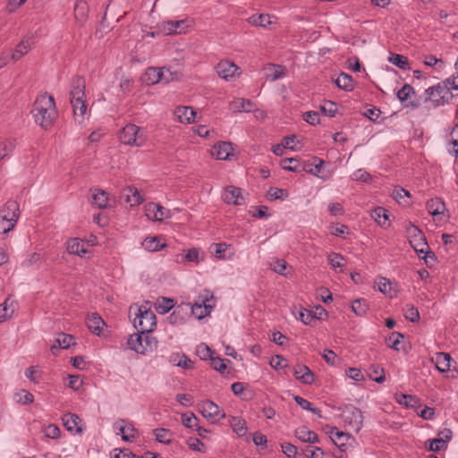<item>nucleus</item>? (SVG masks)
<instances>
[{
	"mask_svg": "<svg viewBox=\"0 0 458 458\" xmlns=\"http://www.w3.org/2000/svg\"><path fill=\"white\" fill-rule=\"evenodd\" d=\"M270 267L281 276H286L287 263L284 259H276L270 263Z\"/></svg>",
	"mask_w": 458,
	"mask_h": 458,
	"instance_id": "59",
	"label": "nucleus"
},
{
	"mask_svg": "<svg viewBox=\"0 0 458 458\" xmlns=\"http://www.w3.org/2000/svg\"><path fill=\"white\" fill-rule=\"evenodd\" d=\"M413 94H415L414 89L410 84H404L403 88L397 91V98L401 102H403Z\"/></svg>",
	"mask_w": 458,
	"mask_h": 458,
	"instance_id": "60",
	"label": "nucleus"
},
{
	"mask_svg": "<svg viewBox=\"0 0 458 458\" xmlns=\"http://www.w3.org/2000/svg\"><path fill=\"white\" fill-rule=\"evenodd\" d=\"M61 430L60 428L54 424H50L44 429V435L46 437L56 439L60 437Z\"/></svg>",
	"mask_w": 458,
	"mask_h": 458,
	"instance_id": "63",
	"label": "nucleus"
},
{
	"mask_svg": "<svg viewBox=\"0 0 458 458\" xmlns=\"http://www.w3.org/2000/svg\"><path fill=\"white\" fill-rule=\"evenodd\" d=\"M16 301L8 297L2 304H0V323L11 318L17 309Z\"/></svg>",
	"mask_w": 458,
	"mask_h": 458,
	"instance_id": "22",
	"label": "nucleus"
},
{
	"mask_svg": "<svg viewBox=\"0 0 458 458\" xmlns=\"http://www.w3.org/2000/svg\"><path fill=\"white\" fill-rule=\"evenodd\" d=\"M211 366L214 369L219 371L222 374H225L227 370V364L230 363L229 360L221 359L219 357H212L211 358Z\"/></svg>",
	"mask_w": 458,
	"mask_h": 458,
	"instance_id": "54",
	"label": "nucleus"
},
{
	"mask_svg": "<svg viewBox=\"0 0 458 458\" xmlns=\"http://www.w3.org/2000/svg\"><path fill=\"white\" fill-rule=\"evenodd\" d=\"M451 356L446 352L437 353L436 357V367L440 372H446L451 369Z\"/></svg>",
	"mask_w": 458,
	"mask_h": 458,
	"instance_id": "33",
	"label": "nucleus"
},
{
	"mask_svg": "<svg viewBox=\"0 0 458 458\" xmlns=\"http://www.w3.org/2000/svg\"><path fill=\"white\" fill-rule=\"evenodd\" d=\"M198 418L192 413H184L182 415V423L184 427L194 429L198 424Z\"/></svg>",
	"mask_w": 458,
	"mask_h": 458,
	"instance_id": "57",
	"label": "nucleus"
},
{
	"mask_svg": "<svg viewBox=\"0 0 458 458\" xmlns=\"http://www.w3.org/2000/svg\"><path fill=\"white\" fill-rule=\"evenodd\" d=\"M343 420L349 425L355 432H359L362 427L363 416L360 409L349 405L346 406L342 414Z\"/></svg>",
	"mask_w": 458,
	"mask_h": 458,
	"instance_id": "8",
	"label": "nucleus"
},
{
	"mask_svg": "<svg viewBox=\"0 0 458 458\" xmlns=\"http://www.w3.org/2000/svg\"><path fill=\"white\" fill-rule=\"evenodd\" d=\"M196 354L201 359V360H211L213 357V351L209 348L208 345L206 344H199L196 348Z\"/></svg>",
	"mask_w": 458,
	"mask_h": 458,
	"instance_id": "55",
	"label": "nucleus"
},
{
	"mask_svg": "<svg viewBox=\"0 0 458 458\" xmlns=\"http://www.w3.org/2000/svg\"><path fill=\"white\" fill-rule=\"evenodd\" d=\"M223 200L226 204H233L241 206L245 203L244 198L242 194V189L235 186H228L224 190L222 195Z\"/></svg>",
	"mask_w": 458,
	"mask_h": 458,
	"instance_id": "11",
	"label": "nucleus"
},
{
	"mask_svg": "<svg viewBox=\"0 0 458 458\" xmlns=\"http://www.w3.org/2000/svg\"><path fill=\"white\" fill-rule=\"evenodd\" d=\"M125 191L129 192L125 195L126 202L131 206L140 205L143 201V198L136 188L128 187Z\"/></svg>",
	"mask_w": 458,
	"mask_h": 458,
	"instance_id": "41",
	"label": "nucleus"
},
{
	"mask_svg": "<svg viewBox=\"0 0 458 458\" xmlns=\"http://www.w3.org/2000/svg\"><path fill=\"white\" fill-rule=\"evenodd\" d=\"M64 424L66 427L67 430L71 432L81 433L82 428L79 426L81 422V418L74 413H68L64 416Z\"/></svg>",
	"mask_w": 458,
	"mask_h": 458,
	"instance_id": "30",
	"label": "nucleus"
},
{
	"mask_svg": "<svg viewBox=\"0 0 458 458\" xmlns=\"http://www.w3.org/2000/svg\"><path fill=\"white\" fill-rule=\"evenodd\" d=\"M85 98V81L81 76H75L71 82L70 101Z\"/></svg>",
	"mask_w": 458,
	"mask_h": 458,
	"instance_id": "14",
	"label": "nucleus"
},
{
	"mask_svg": "<svg viewBox=\"0 0 458 458\" xmlns=\"http://www.w3.org/2000/svg\"><path fill=\"white\" fill-rule=\"evenodd\" d=\"M157 340L149 334L137 332L129 336L127 344L131 350L139 354L146 355L157 348Z\"/></svg>",
	"mask_w": 458,
	"mask_h": 458,
	"instance_id": "2",
	"label": "nucleus"
},
{
	"mask_svg": "<svg viewBox=\"0 0 458 458\" xmlns=\"http://www.w3.org/2000/svg\"><path fill=\"white\" fill-rule=\"evenodd\" d=\"M403 335L398 332H393L386 339L387 346L394 351H400L399 344L401 340L403 339Z\"/></svg>",
	"mask_w": 458,
	"mask_h": 458,
	"instance_id": "51",
	"label": "nucleus"
},
{
	"mask_svg": "<svg viewBox=\"0 0 458 458\" xmlns=\"http://www.w3.org/2000/svg\"><path fill=\"white\" fill-rule=\"evenodd\" d=\"M283 169L291 171V172H301L302 170V165L300 163L297 158H284L282 160L281 164Z\"/></svg>",
	"mask_w": 458,
	"mask_h": 458,
	"instance_id": "42",
	"label": "nucleus"
},
{
	"mask_svg": "<svg viewBox=\"0 0 458 458\" xmlns=\"http://www.w3.org/2000/svg\"><path fill=\"white\" fill-rule=\"evenodd\" d=\"M201 413L208 419H220L225 417V413H221L220 408L212 401L207 400L201 404Z\"/></svg>",
	"mask_w": 458,
	"mask_h": 458,
	"instance_id": "18",
	"label": "nucleus"
},
{
	"mask_svg": "<svg viewBox=\"0 0 458 458\" xmlns=\"http://www.w3.org/2000/svg\"><path fill=\"white\" fill-rule=\"evenodd\" d=\"M71 105L73 110V116L76 122L79 123H83L84 115L87 112V105L85 103V98L72 100Z\"/></svg>",
	"mask_w": 458,
	"mask_h": 458,
	"instance_id": "27",
	"label": "nucleus"
},
{
	"mask_svg": "<svg viewBox=\"0 0 458 458\" xmlns=\"http://www.w3.org/2000/svg\"><path fill=\"white\" fill-rule=\"evenodd\" d=\"M88 328L97 335H100L103 331L105 322L98 313L89 315L86 321Z\"/></svg>",
	"mask_w": 458,
	"mask_h": 458,
	"instance_id": "25",
	"label": "nucleus"
},
{
	"mask_svg": "<svg viewBox=\"0 0 458 458\" xmlns=\"http://www.w3.org/2000/svg\"><path fill=\"white\" fill-rule=\"evenodd\" d=\"M153 435L155 436L156 440L158 441L159 443L170 444L172 441L171 433L169 429L163 428H156L153 430Z\"/></svg>",
	"mask_w": 458,
	"mask_h": 458,
	"instance_id": "47",
	"label": "nucleus"
},
{
	"mask_svg": "<svg viewBox=\"0 0 458 458\" xmlns=\"http://www.w3.org/2000/svg\"><path fill=\"white\" fill-rule=\"evenodd\" d=\"M169 362L183 369H193L194 362L183 352H173L168 359Z\"/></svg>",
	"mask_w": 458,
	"mask_h": 458,
	"instance_id": "15",
	"label": "nucleus"
},
{
	"mask_svg": "<svg viewBox=\"0 0 458 458\" xmlns=\"http://www.w3.org/2000/svg\"><path fill=\"white\" fill-rule=\"evenodd\" d=\"M174 307V301L173 299L162 297L159 298L156 303V310L159 314H165Z\"/></svg>",
	"mask_w": 458,
	"mask_h": 458,
	"instance_id": "38",
	"label": "nucleus"
},
{
	"mask_svg": "<svg viewBox=\"0 0 458 458\" xmlns=\"http://www.w3.org/2000/svg\"><path fill=\"white\" fill-rule=\"evenodd\" d=\"M371 217L375 220V222L382 226V227H389L391 224L389 223V215L388 210L383 207H377L371 211Z\"/></svg>",
	"mask_w": 458,
	"mask_h": 458,
	"instance_id": "26",
	"label": "nucleus"
},
{
	"mask_svg": "<svg viewBox=\"0 0 458 458\" xmlns=\"http://www.w3.org/2000/svg\"><path fill=\"white\" fill-rule=\"evenodd\" d=\"M119 140L124 145L141 147L147 140V135L144 129L129 123L121 130Z\"/></svg>",
	"mask_w": 458,
	"mask_h": 458,
	"instance_id": "4",
	"label": "nucleus"
},
{
	"mask_svg": "<svg viewBox=\"0 0 458 458\" xmlns=\"http://www.w3.org/2000/svg\"><path fill=\"white\" fill-rule=\"evenodd\" d=\"M91 204L100 209L108 208L110 207L108 193L101 189L92 190Z\"/></svg>",
	"mask_w": 458,
	"mask_h": 458,
	"instance_id": "21",
	"label": "nucleus"
},
{
	"mask_svg": "<svg viewBox=\"0 0 458 458\" xmlns=\"http://www.w3.org/2000/svg\"><path fill=\"white\" fill-rule=\"evenodd\" d=\"M56 344H58L59 347H61L62 349H68L72 345H74L75 342H74V338L72 335H68L65 333H60L57 335Z\"/></svg>",
	"mask_w": 458,
	"mask_h": 458,
	"instance_id": "48",
	"label": "nucleus"
},
{
	"mask_svg": "<svg viewBox=\"0 0 458 458\" xmlns=\"http://www.w3.org/2000/svg\"><path fill=\"white\" fill-rule=\"evenodd\" d=\"M295 437L301 442L314 444L318 442V435L307 427H300L295 430Z\"/></svg>",
	"mask_w": 458,
	"mask_h": 458,
	"instance_id": "28",
	"label": "nucleus"
},
{
	"mask_svg": "<svg viewBox=\"0 0 458 458\" xmlns=\"http://www.w3.org/2000/svg\"><path fill=\"white\" fill-rule=\"evenodd\" d=\"M254 104L244 98H235L230 103V109L233 112H250Z\"/></svg>",
	"mask_w": 458,
	"mask_h": 458,
	"instance_id": "32",
	"label": "nucleus"
},
{
	"mask_svg": "<svg viewBox=\"0 0 458 458\" xmlns=\"http://www.w3.org/2000/svg\"><path fill=\"white\" fill-rule=\"evenodd\" d=\"M406 232L410 238V242L413 246L415 251L420 253H426L424 259H426L428 257L433 258L434 253L428 251V245L426 242L424 234L418 226L413 225L412 223H409L406 225Z\"/></svg>",
	"mask_w": 458,
	"mask_h": 458,
	"instance_id": "6",
	"label": "nucleus"
},
{
	"mask_svg": "<svg viewBox=\"0 0 458 458\" xmlns=\"http://www.w3.org/2000/svg\"><path fill=\"white\" fill-rule=\"evenodd\" d=\"M176 120L182 123L195 122L196 112L190 106H178L174 110Z\"/></svg>",
	"mask_w": 458,
	"mask_h": 458,
	"instance_id": "20",
	"label": "nucleus"
},
{
	"mask_svg": "<svg viewBox=\"0 0 458 458\" xmlns=\"http://www.w3.org/2000/svg\"><path fill=\"white\" fill-rule=\"evenodd\" d=\"M20 216V207L19 204L15 200H8L0 209V217L1 218H13L17 223V220Z\"/></svg>",
	"mask_w": 458,
	"mask_h": 458,
	"instance_id": "16",
	"label": "nucleus"
},
{
	"mask_svg": "<svg viewBox=\"0 0 458 458\" xmlns=\"http://www.w3.org/2000/svg\"><path fill=\"white\" fill-rule=\"evenodd\" d=\"M189 26L187 20L167 21L162 23L163 30L167 34L183 33Z\"/></svg>",
	"mask_w": 458,
	"mask_h": 458,
	"instance_id": "19",
	"label": "nucleus"
},
{
	"mask_svg": "<svg viewBox=\"0 0 458 458\" xmlns=\"http://www.w3.org/2000/svg\"><path fill=\"white\" fill-rule=\"evenodd\" d=\"M31 48V38L25 37L14 48L11 55V60L16 62L20 60L24 55L29 53Z\"/></svg>",
	"mask_w": 458,
	"mask_h": 458,
	"instance_id": "24",
	"label": "nucleus"
},
{
	"mask_svg": "<svg viewBox=\"0 0 458 458\" xmlns=\"http://www.w3.org/2000/svg\"><path fill=\"white\" fill-rule=\"evenodd\" d=\"M31 114L35 123L47 130L54 124L57 117L55 98L47 93L40 94L34 101Z\"/></svg>",
	"mask_w": 458,
	"mask_h": 458,
	"instance_id": "1",
	"label": "nucleus"
},
{
	"mask_svg": "<svg viewBox=\"0 0 458 458\" xmlns=\"http://www.w3.org/2000/svg\"><path fill=\"white\" fill-rule=\"evenodd\" d=\"M231 426L238 436L242 437L247 434L248 428L244 420L233 417L231 420Z\"/></svg>",
	"mask_w": 458,
	"mask_h": 458,
	"instance_id": "43",
	"label": "nucleus"
},
{
	"mask_svg": "<svg viewBox=\"0 0 458 458\" xmlns=\"http://www.w3.org/2000/svg\"><path fill=\"white\" fill-rule=\"evenodd\" d=\"M14 399L18 403L26 405L33 403L34 396L31 393L24 389H21L20 391L15 393Z\"/></svg>",
	"mask_w": 458,
	"mask_h": 458,
	"instance_id": "45",
	"label": "nucleus"
},
{
	"mask_svg": "<svg viewBox=\"0 0 458 458\" xmlns=\"http://www.w3.org/2000/svg\"><path fill=\"white\" fill-rule=\"evenodd\" d=\"M215 69L220 78L229 81L235 76L239 67L233 62L223 60L216 65Z\"/></svg>",
	"mask_w": 458,
	"mask_h": 458,
	"instance_id": "12",
	"label": "nucleus"
},
{
	"mask_svg": "<svg viewBox=\"0 0 458 458\" xmlns=\"http://www.w3.org/2000/svg\"><path fill=\"white\" fill-rule=\"evenodd\" d=\"M369 377L377 383H383L386 379L384 369L380 368L379 366H371Z\"/></svg>",
	"mask_w": 458,
	"mask_h": 458,
	"instance_id": "56",
	"label": "nucleus"
},
{
	"mask_svg": "<svg viewBox=\"0 0 458 458\" xmlns=\"http://www.w3.org/2000/svg\"><path fill=\"white\" fill-rule=\"evenodd\" d=\"M335 85L345 91H352L353 89V79L351 75L341 72L335 80Z\"/></svg>",
	"mask_w": 458,
	"mask_h": 458,
	"instance_id": "34",
	"label": "nucleus"
},
{
	"mask_svg": "<svg viewBox=\"0 0 458 458\" xmlns=\"http://www.w3.org/2000/svg\"><path fill=\"white\" fill-rule=\"evenodd\" d=\"M66 250L68 253L83 257L89 253V250L85 247V242L80 238H72L66 242Z\"/></svg>",
	"mask_w": 458,
	"mask_h": 458,
	"instance_id": "17",
	"label": "nucleus"
},
{
	"mask_svg": "<svg viewBox=\"0 0 458 458\" xmlns=\"http://www.w3.org/2000/svg\"><path fill=\"white\" fill-rule=\"evenodd\" d=\"M323 160L318 157L313 158V167H310L309 165H303L302 170L308 172L313 175L318 176V174L321 170Z\"/></svg>",
	"mask_w": 458,
	"mask_h": 458,
	"instance_id": "58",
	"label": "nucleus"
},
{
	"mask_svg": "<svg viewBox=\"0 0 458 458\" xmlns=\"http://www.w3.org/2000/svg\"><path fill=\"white\" fill-rule=\"evenodd\" d=\"M145 214L149 220L161 222L171 217V211L160 204L149 202L144 207Z\"/></svg>",
	"mask_w": 458,
	"mask_h": 458,
	"instance_id": "10",
	"label": "nucleus"
},
{
	"mask_svg": "<svg viewBox=\"0 0 458 458\" xmlns=\"http://www.w3.org/2000/svg\"><path fill=\"white\" fill-rule=\"evenodd\" d=\"M113 428L117 435H121L122 439L126 442H132L138 436L137 429L134 428L132 423L120 419L117 420Z\"/></svg>",
	"mask_w": 458,
	"mask_h": 458,
	"instance_id": "9",
	"label": "nucleus"
},
{
	"mask_svg": "<svg viewBox=\"0 0 458 458\" xmlns=\"http://www.w3.org/2000/svg\"><path fill=\"white\" fill-rule=\"evenodd\" d=\"M294 400H295L296 403L300 407H301L303 410L310 411L312 413L318 414L320 417V410L316 407H313V404L310 402H309L308 400H306L299 395H295Z\"/></svg>",
	"mask_w": 458,
	"mask_h": 458,
	"instance_id": "52",
	"label": "nucleus"
},
{
	"mask_svg": "<svg viewBox=\"0 0 458 458\" xmlns=\"http://www.w3.org/2000/svg\"><path fill=\"white\" fill-rule=\"evenodd\" d=\"M212 156L219 160H229L233 155V148L230 142L220 141L214 145L211 152Z\"/></svg>",
	"mask_w": 458,
	"mask_h": 458,
	"instance_id": "13",
	"label": "nucleus"
},
{
	"mask_svg": "<svg viewBox=\"0 0 458 458\" xmlns=\"http://www.w3.org/2000/svg\"><path fill=\"white\" fill-rule=\"evenodd\" d=\"M88 4L83 0H79L74 5V15L78 21L84 22L88 16Z\"/></svg>",
	"mask_w": 458,
	"mask_h": 458,
	"instance_id": "36",
	"label": "nucleus"
},
{
	"mask_svg": "<svg viewBox=\"0 0 458 458\" xmlns=\"http://www.w3.org/2000/svg\"><path fill=\"white\" fill-rule=\"evenodd\" d=\"M403 314L406 319L411 322H418L420 320V312L412 304H406L403 308Z\"/></svg>",
	"mask_w": 458,
	"mask_h": 458,
	"instance_id": "46",
	"label": "nucleus"
},
{
	"mask_svg": "<svg viewBox=\"0 0 458 458\" xmlns=\"http://www.w3.org/2000/svg\"><path fill=\"white\" fill-rule=\"evenodd\" d=\"M327 260L328 262L330 263V265L334 267V268H341L344 267V263L343 261L344 260V257L339 254V253H335V252H332L330 253L328 256H327Z\"/></svg>",
	"mask_w": 458,
	"mask_h": 458,
	"instance_id": "62",
	"label": "nucleus"
},
{
	"mask_svg": "<svg viewBox=\"0 0 458 458\" xmlns=\"http://www.w3.org/2000/svg\"><path fill=\"white\" fill-rule=\"evenodd\" d=\"M136 310V318L133 320L134 327L138 332L150 335L157 327L155 313L148 307V303L137 307Z\"/></svg>",
	"mask_w": 458,
	"mask_h": 458,
	"instance_id": "3",
	"label": "nucleus"
},
{
	"mask_svg": "<svg viewBox=\"0 0 458 458\" xmlns=\"http://www.w3.org/2000/svg\"><path fill=\"white\" fill-rule=\"evenodd\" d=\"M299 318L303 324L312 326L317 318H320V317L313 315V312L309 310L301 309L299 312Z\"/></svg>",
	"mask_w": 458,
	"mask_h": 458,
	"instance_id": "53",
	"label": "nucleus"
},
{
	"mask_svg": "<svg viewBox=\"0 0 458 458\" xmlns=\"http://www.w3.org/2000/svg\"><path fill=\"white\" fill-rule=\"evenodd\" d=\"M369 310L368 301L365 299H357L352 304V310L357 316H364Z\"/></svg>",
	"mask_w": 458,
	"mask_h": 458,
	"instance_id": "44",
	"label": "nucleus"
},
{
	"mask_svg": "<svg viewBox=\"0 0 458 458\" xmlns=\"http://www.w3.org/2000/svg\"><path fill=\"white\" fill-rule=\"evenodd\" d=\"M267 194L272 199H284L288 197V191L284 189L271 187Z\"/></svg>",
	"mask_w": 458,
	"mask_h": 458,
	"instance_id": "61",
	"label": "nucleus"
},
{
	"mask_svg": "<svg viewBox=\"0 0 458 458\" xmlns=\"http://www.w3.org/2000/svg\"><path fill=\"white\" fill-rule=\"evenodd\" d=\"M328 435L331 440L336 445H344V440H348L350 436L349 434L340 431L337 428L332 427L328 430Z\"/></svg>",
	"mask_w": 458,
	"mask_h": 458,
	"instance_id": "37",
	"label": "nucleus"
},
{
	"mask_svg": "<svg viewBox=\"0 0 458 458\" xmlns=\"http://www.w3.org/2000/svg\"><path fill=\"white\" fill-rule=\"evenodd\" d=\"M426 208L429 214L437 216L444 214L445 210V202L440 198H434L427 201Z\"/></svg>",
	"mask_w": 458,
	"mask_h": 458,
	"instance_id": "29",
	"label": "nucleus"
},
{
	"mask_svg": "<svg viewBox=\"0 0 458 458\" xmlns=\"http://www.w3.org/2000/svg\"><path fill=\"white\" fill-rule=\"evenodd\" d=\"M388 61L398 68L408 71L411 69L409 60L407 57L398 54H392L388 57Z\"/></svg>",
	"mask_w": 458,
	"mask_h": 458,
	"instance_id": "39",
	"label": "nucleus"
},
{
	"mask_svg": "<svg viewBox=\"0 0 458 458\" xmlns=\"http://www.w3.org/2000/svg\"><path fill=\"white\" fill-rule=\"evenodd\" d=\"M142 246L145 250H147L148 251H157V250H162L165 247V244L161 243L160 240L157 237L153 236V237H147L143 241Z\"/></svg>",
	"mask_w": 458,
	"mask_h": 458,
	"instance_id": "40",
	"label": "nucleus"
},
{
	"mask_svg": "<svg viewBox=\"0 0 458 458\" xmlns=\"http://www.w3.org/2000/svg\"><path fill=\"white\" fill-rule=\"evenodd\" d=\"M199 309H201V306L197 303L194 305L189 303L178 305L168 317L169 322L173 325L183 324L190 313L200 319L203 318V315L197 313V310Z\"/></svg>",
	"mask_w": 458,
	"mask_h": 458,
	"instance_id": "7",
	"label": "nucleus"
},
{
	"mask_svg": "<svg viewBox=\"0 0 458 458\" xmlns=\"http://www.w3.org/2000/svg\"><path fill=\"white\" fill-rule=\"evenodd\" d=\"M163 72L160 68L149 67L146 70L142 78L147 84H156L162 81Z\"/></svg>",
	"mask_w": 458,
	"mask_h": 458,
	"instance_id": "31",
	"label": "nucleus"
},
{
	"mask_svg": "<svg viewBox=\"0 0 458 458\" xmlns=\"http://www.w3.org/2000/svg\"><path fill=\"white\" fill-rule=\"evenodd\" d=\"M249 22L254 26L266 28L271 23L268 14L252 15L249 18Z\"/></svg>",
	"mask_w": 458,
	"mask_h": 458,
	"instance_id": "50",
	"label": "nucleus"
},
{
	"mask_svg": "<svg viewBox=\"0 0 458 458\" xmlns=\"http://www.w3.org/2000/svg\"><path fill=\"white\" fill-rule=\"evenodd\" d=\"M15 148V142L13 140H6L0 142V162L11 154Z\"/></svg>",
	"mask_w": 458,
	"mask_h": 458,
	"instance_id": "49",
	"label": "nucleus"
},
{
	"mask_svg": "<svg viewBox=\"0 0 458 458\" xmlns=\"http://www.w3.org/2000/svg\"><path fill=\"white\" fill-rule=\"evenodd\" d=\"M425 94V101L431 102L435 107L448 104L454 97V94L448 92V89L440 82L427 89Z\"/></svg>",
	"mask_w": 458,
	"mask_h": 458,
	"instance_id": "5",
	"label": "nucleus"
},
{
	"mask_svg": "<svg viewBox=\"0 0 458 458\" xmlns=\"http://www.w3.org/2000/svg\"><path fill=\"white\" fill-rule=\"evenodd\" d=\"M293 375L296 379L303 384L310 385L314 381L313 372L305 365H297L293 369Z\"/></svg>",
	"mask_w": 458,
	"mask_h": 458,
	"instance_id": "23",
	"label": "nucleus"
},
{
	"mask_svg": "<svg viewBox=\"0 0 458 458\" xmlns=\"http://www.w3.org/2000/svg\"><path fill=\"white\" fill-rule=\"evenodd\" d=\"M304 454L309 458H323L325 455L324 451L320 447L307 446L303 450Z\"/></svg>",
	"mask_w": 458,
	"mask_h": 458,
	"instance_id": "64",
	"label": "nucleus"
},
{
	"mask_svg": "<svg viewBox=\"0 0 458 458\" xmlns=\"http://www.w3.org/2000/svg\"><path fill=\"white\" fill-rule=\"evenodd\" d=\"M266 79L271 81H275L284 76V68L280 65L268 64L265 68Z\"/></svg>",
	"mask_w": 458,
	"mask_h": 458,
	"instance_id": "35",
	"label": "nucleus"
}]
</instances>
